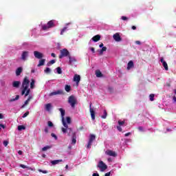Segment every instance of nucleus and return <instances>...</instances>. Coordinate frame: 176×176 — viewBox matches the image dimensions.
<instances>
[{
	"mask_svg": "<svg viewBox=\"0 0 176 176\" xmlns=\"http://www.w3.org/2000/svg\"><path fill=\"white\" fill-rule=\"evenodd\" d=\"M28 87H30V79L25 76L22 82L21 96H24L25 94V97H27V96L30 95L31 90Z\"/></svg>",
	"mask_w": 176,
	"mask_h": 176,
	"instance_id": "1",
	"label": "nucleus"
},
{
	"mask_svg": "<svg viewBox=\"0 0 176 176\" xmlns=\"http://www.w3.org/2000/svg\"><path fill=\"white\" fill-rule=\"evenodd\" d=\"M61 130L64 134H65V133H67L69 137H71V135H72V142L74 144H76V133L74 132L72 128H69L68 126L67 128L63 127Z\"/></svg>",
	"mask_w": 176,
	"mask_h": 176,
	"instance_id": "2",
	"label": "nucleus"
},
{
	"mask_svg": "<svg viewBox=\"0 0 176 176\" xmlns=\"http://www.w3.org/2000/svg\"><path fill=\"white\" fill-rule=\"evenodd\" d=\"M54 27H56V25L54 24V20H51L48 21L47 24L43 25L41 26V28L43 31H47V30H50V28H54Z\"/></svg>",
	"mask_w": 176,
	"mask_h": 176,
	"instance_id": "3",
	"label": "nucleus"
},
{
	"mask_svg": "<svg viewBox=\"0 0 176 176\" xmlns=\"http://www.w3.org/2000/svg\"><path fill=\"white\" fill-rule=\"evenodd\" d=\"M68 103L70 104L72 108H75V105H76L77 103L76 98H75L74 95L69 96Z\"/></svg>",
	"mask_w": 176,
	"mask_h": 176,
	"instance_id": "4",
	"label": "nucleus"
},
{
	"mask_svg": "<svg viewBox=\"0 0 176 176\" xmlns=\"http://www.w3.org/2000/svg\"><path fill=\"white\" fill-rule=\"evenodd\" d=\"M59 111L61 113L62 116V123L65 129H68V124L65 122V119L64 118V116H65V110H64L63 108H60Z\"/></svg>",
	"mask_w": 176,
	"mask_h": 176,
	"instance_id": "5",
	"label": "nucleus"
},
{
	"mask_svg": "<svg viewBox=\"0 0 176 176\" xmlns=\"http://www.w3.org/2000/svg\"><path fill=\"white\" fill-rule=\"evenodd\" d=\"M69 51L67 49H63L60 50V54L59 55V58H63V57H69Z\"/></svg>",
	"mask_w": 176,
	"mask_h": 176,
	"instance_id": "6",
	"label": "nucleus"
},
{
	"mask_svg": "<svg viewBox=\"0 0 176 176\" xmlns=\"http://www.w3.org/2000/svg\"><path fill=\"white\" fill-rule=\"evenodd\" d=\"M97 167L98 168H100V171H104V170H107V168H108V166H107V164H105V163H104V162L102 161H100Z\"/></svg>",
	"mask_w": 176,
	"mask_h": 176,
	"instance_id": "7",
	"label": "nucleus"
},
{
	"mask_svg": "<svg viewBox=\"0 0 176 176\" xmlns=\"http://www.w3.org/2000/svg\"><path fill=\"white\" fill-rule=\"evenodd\" d=\"M64 94H65V92H64L63 89H59L58 91L50 93V96L52 97V96H57V95L64 96Z\"/></svg>",
	"mask_w": 176,
	"mask_h": 176,
	"instance_id": "8",
	"label": "nucleus"
},
{
	"mask_svg": "<svg viewBox=\"0 0 176 176\" xmlns=\"http://www.w3.org/2000/svg\"><path fill=\"white\" fill-rule=\"evenodd\" d=\"M105 155H107V156H112L113 157H116V156H118L116 152L109 149L105 151Z\"/></svg>",
	"mask_w": 176,
	"mask_h": 176,
	"instance_id": "9",
	"label": "nucleus"
},
{
	"mask_svg": "<svg viewBox=\"0 0 176 176\" xmlns=\"http://www.w3.org/2000/svg\"><path fill=\"white\" fill-rule=\"evenodd\" d=\"M34 56L35 58H38V60L43 58V54H42L41 52H39L38 51L34 52Z\"/></svg>",
	"mask_w": 176,
	"mask_h": 176,
	"instance_id": "10",
	"label": "nucleus"
},
{
	"mask_svg": "<svg viewBox=\"0 0 176 176\" xmlns=\"http://www.w3.org/2000/svg\"><path fill=\"white\" fill-rule=\"evenodd\" d=\"M89 112L91 113L92 120H96V112L94 111V109L91 108V103L89 105Z\"/></svg>",
	"mask_w": 176,
	"mask_h": 176,
	"instance_id": "11",
	"label": "nucleus"
},
{
	"mask_svg": "<svg viewBox=\"0 0 176 176\" xmlns=\"http://www.w3.org/2000/svg\"><path fill=\"white\" fill-rule=\"evenodd\" d=\"M113 38L116 42H120L122 41V37H120V34L119 33H116L113 34Z\"/></svg>",
	"mask_w": 176,
	"mask_h": 176,
	"instance_id": "12",
	"label": "nucleus"
},
{
	"mask_svg": "<svg viewBox=\"0 0 176 176\" xmlns=\"http://www.w3.org/2000/svg\"><path fill=\"white\" fill-rule=\"evenodd\" d=\"M28 54H30V52L24 51L21 54V60H23V61H25V60H27V57H28Z\"/></svg>",
	"mask_w": 176,
	"mask_h": 176,
	"instance_id": "13",
	"label": "nucleus"
},
{
	"mask_svg": "<svg viewBox=\"0 0 176 176\" xmlns=\"http://www.w3.org/2000/svg\"><path fill=\"white\" fill-rule=\"evenodd\" d=\"M74 81L76 82L77 86L79 85V82H80V76L75 74L74 76Z\"/></svg>",
	"mask_w": 176,
	"mask_h": 176,
	"instance_id": "14",
	"label": "nucleus"
},
{
	"mask_svg": "<svg viewBox=\"0 0 176 176\" xmlns=\"http://www.w3.org/2000/svg\"><path fill=\"white\" fill-rule=\"evenodd\" d=\"M69 58V64L70 65H72V64H74V63H76V59L72 56H71V55L68 56Z\"/></svg>",
	"mask_w": 176,
	"mask_h": 176,
	"instance_id": "15",
	"label": "nucleus"
},
{
	"mask_svg": "<svg viewBox=\"0 0 176 176\" xmlns=\"http://www.w3.org/2000/svg\"><path fill=\"white\" fill-rule=\"evenodd\" d=\"M21 72H23V67H19L16 69V76H20V75H21Z\"/></svg>",
	"mask_w": 176,
	"mask_h": 176,
	"instance_id": "16",
	"label": "nucleus"
},
{
	"mask_svg": "<svg viewBox=\"0 0 176 176\" xmlns=\"http://www.w3.org/2000/svg\"><path fill=\"white\" fill-rule=\"evenodd\" d=\"M20 85H21V82L20 81H14L12 82V86L16 89H19V87H20Z\"/></svg>",
	"mask_w": 176,
	"mask_h": 176,
	"instance_id": "17",
	"label": "nucleus"
},
{
	"mask_svg": "<svg viewBox=\"0 0 176 176\" xmlns=\"http://www.w3.org/2000/svg\"><path fill=\"white\" fill-rule=\"evenodd\" d=\"M100 39L101 36H100V34H97L92 38V41H94V42H98Z\"/></svg>",
	"mask_w": 176,
	"mask_h": 176,
	"instance_id": "18",
	"label": "nucleus"
},
{
	"mask_svg": "<svg viewBox=\"0 0 176 176\" xmlns=\"http://www.w3.org/2000/svg\"><path fill=\"white\" fill-rule=\"evenodd\" d=\"M133 67H134V62H133V60H130L127 65V69H131V68H133Z\"/></svg>",
	"mask_w": 176,
	"mask_h": 176,
	"instance_id": "19",
	"label": "nucleus"
},
{
	"mask_svg": "<svg viewBox=\"0 0 176 176\" xmlns=\"http://www.w3.org/2000/svg\"><path fill=\"white\" fill-rule=\"evenodd\" d=\"M45 62H46V59H41L38 61V64L37 65V67H42L43 65H45Z\"/></svg>",
	"mask_w": 176,
	"mask_h": 176,
	"instance_id": "20",
	"label": "nucleus"
},
{
	"mask_svg": "<svg viewBox=\"0 0 176 176\" xmlns=\"http://www.w3.org/2000/svg\"><path fill=\"white\" fill-rule=\"evenodd\" d=\"M61 162H63V160H56L51 161V164L53 166H56V164H58V163H61Z\"/></svg>",
	"mask_w": 176,
	"mask_h": 176,
	"instance_id": "21",
	"label": "nucleus"
},
{
	"mask_svg": "<svg viewBox=\"0 0 176 176\" xmlns=\"http://www.w3.org/2000/svg\"><path fill=\"white\" fill-rule=\"evenodd\" d=\"M45 110L49 112L52 109V104L47 103L45 105Z\"/></svg>",
	"mask_w": 176,
	"mask_h": 176,
	"instance_id": "22",
	"label": "nucleus"
},
{
	"mask_svg": "<svg viewBox=\"0 0 176 176\" xmlns=\"http://www.w3.org/2000/svg\"><path fill=\"white\" fill-rule=\"evenodd\" d=\"M96 75L97 78L102 77V73H101V71H100L98 69L96 71Z\"/></svg>",
	"mask_w": 176,
	"mask_h": 176,
	"instance_id": "23",
	"label": "nucleus"
},
{
	"mask_svg": "<svg viewBox=\"0 0 176 176\" xmlns=\"http://www.w3.org/2000/svg\"><path fill=\"white\" fill-rule=\"evenodd\" d=\"M19 167H21V168H28V170H32V168L30 167V166H25L23 164H21L19 165Z\"/></svg>",
	"mask_w": 176,
	"mask_h": 176,
	"instance_id": "24",
	"label": "nucleus"
},
{
	"mask_svg": "<svg viewBox=\"0 0 176 176\" xmlns=\"http://www.w3.org/2000/svg\"><path fill=\"white\" fill-rule=\"evenodd\" d=\"M94 140H96V135H94V134H91L89 142L93 143V141H94Z\"/></svg>",
	"mask_w": 176,
	"mask_h": 176,
	"instance_id": "25",
	"label": "nucleus"
},
{
	"mask_svg": "<svg viewBox=\"0 0 176 176\" xmlns=\"http://www.w3.org/2000/svg\"><path fill=\"white\" fill-rule=\"evenodd\" d=\"M30 101H31V97H29L28 98V100H26L25 101V104L23 105H22L21 108H24V107H25V105H28V103L30 102Z\"/></svg>",
	"mask_w": 176,
	"mask_h": 176,
	"instance_id": "26",
	"label": "nucleus"
},
{
	"mask_svg": "<svg viewBox=\"0 0 176 176\" xmlns=\"http://www.w3.org/2000/svg\"><path fill=\"white\" fill-rule=\"evenodd\" d=\"M108 116V113L107 110H104L103 115L101 116L102 119H107V116Z\"/></svg>",
	"mask_w": 176,
	"mask_h": 176,
	"instance_id": "27",
	"label": "nucleus"
},
{
	"mask_svg": "<svg viewBox=\"0 0 176 176\" xmlns=\"http://www.w3.org/2000/svg\"><path fill=\"white\" fill-rule=\"evenodd\" d=\"M35 87V80L32 79L30 82V89H34Z\"/></svg>",
	"mask_w": 176,
	"mask_h": 176,
	"instance_id": "28",
	"label": "nucleus"
},
{
	"mask_svg": "<svg viewBox=\"0 0 176 176\" xmlns=\"http://www.w3.org/2000/svg\"><path fill=\"white\" fill-rule=\"evenodd\" d=\"M162 65L165 71H168V65H167V62H164V63H162Z\"/></svg>",
	"mask_w": 176,
	"mask_h": 176,
	"instance_id": "29",
	"label": "nucleus"
},
{
	"mask_svg": "<svg viewBox=\"0 0 176 176\" xmlns=\"http://www.w3.org/2000/svg\"><path fill=\"white\" fill-rule=\"evenodd\" d=\"M65 91L69 93L71 91V86L70 85H65Z\"/></svg>",
	"mask_w": 176,
	"mask_h": 176,
	"instance_id": "30",
	"label": "nucleus"
},
{
	"mask_svg": "<svg viewBox=\"0 0 176 176\" xmlns=\"http://www.w3.org/2000/svg\"><path fill=\"white\" fill-rule=\"evenodd\" d=\"M19 131H21V130H25V126L24 125H19L18 126Z\"/></svg>",
	"mask_w": 176,
	"mask_h": 176,
	"instance_id": "31",
	"label": "nucleus"
},
{
	"mask_svg": "<svg viewBox=\"0 0 176 176\" xmlns=\"http://www.w3.org/2000/svg\"><path fill=\"white\" fill-rule=\"evenodd\" d=\"M19 98H20V96L16 95L15 98H12L10 101V102H13V101H16V100H19Z\"/></svg>",
	"mask_w": 176,
	"mask_h": 176,
	"instance_id": "32",
	"label": "nucleus"
},
{
	"mask_svg": "<svg viewBox=\"0 0 176 176\" xmlns=\"http://www.w3.org/2000/svg\"><path fill=\"white\" fill-rule=\"evenodd\" d=\"M50 148H52V146H46L42 148V151H43V152H45V151H47V149H50Z\"/></svg>",
	"mask_w": 176,
	"mask_h": 176,
	"instance_id": "33",
	"label": "nucleus"
},
{
	"mask_svg": "<svg viewBox=\"0 0 176 176\" xmlns=\"http://www.w3.org/2000/svg\"><path fill=\"white\" fill-rule=\"evenodd\" d=\"M56 71H57V74H58L59 75L63 74V70H61V67H58L56 68Z\"/></svg>",
	"mask_w": 176,
	"mask_h": 176,
	"instance_id": "34",
	"label": "nucleus"
},
{
	"mask_svg": "<svg viewBox=\"0 0 176 176\" xmlns=\"http://www.w3.org/2000/svg\"><path fill=\"white\" fill-rule=\"evenodd\" d=\"M55 63H56V60L52 59V60H51L50 62H48L47 65H48V66H49V65H52L54 64Z\"/></svg>",
	"mask_w": 176,
	"mask_h": 176,
	"instance_id": "35",
	"label": "nucleus"
},
{
	"mask_svg": "<svg viewBox=\"0 0 176 176\" xmlns=\"http://www.w3.org/2000/svg\"><path fill=\"white\" fill-rule=\"evenodd\" d=\"M149 98H150V101H154L155 94H150Z\"/></svg>",
	"mask_w": 176,
	"mask_h": 176,
	"instance_id": "36",
	"label": "nucleus"
},
{
	"mask_svg": "<svg viewBox=\"0 0 176 176\" xmlns=\"http://www.w3.org/2000/svg\"><path fill=\"white\" fill-rule=\"evenodd\" d=\"M65 31H67V27H65L62 29L61 32H60V35H63L64 33L65 32Z\"/></svg>",
	"mask_w": 176,
	"mask_h": 176,
	"instance_id": "37",
	"label": "nucleus"
},
{
	"mask_svg": "<svg viewBox=\"0 0 176 176\" xmlns=\"http://www.w3.org/2000/svg\"><path fill=\"white\" fill-rule=\"evenodd\" d=\"M92 142H88V144L87 145V149H90V148H91V145H92Z\"/></svg>",
	"mask_w": 176,
	"mask_h": 176,
	"instance_id": "38",
	"label": "nucleus"
},
{
	"mask_svg": "<svg viewBox=\"0 0 176 176\" xmlns=\"http://www.w3.org/2000/svg\"><path fill=\"white\" fill-rule=\"evenodd\" d=\"M44 72L45 74H50V68L46 67V69L44 70Z\"/></svg>",
	"mask_w": 176,
	"mask_h": 176,
	"instance_id": "39",
	"label": "nucleus"
},
{
	"mask_svg": "<svg viewBox=\"0 0 176 176\" xmlns=\"http://www.w3.org/2000/svg\"><path fill=\"white\" fill-rule=\"evenodd\" d=\"M66 120H67V124H71V118L70 117H67Z\"/></svg>",
	"mask_w": 176,
	"mask_h": 176,
	"instance_id": "40",
	"label": "nucleus"
},
{
	"mask_svg": "<svg viewBox=\"0 0 176 176\" xmlns=\"http://www.w3.org/2000/svg\"><path fill=\"white\" fill-rule=\"evenodd\" d=\"M30 115V111H26L23 116H22V118H27V116H28Z\"/></svg>",
	"mask_w": 176,
	"mask_h": 176,
	"instance_id": "41",
	"label": "nucleus"
},
{
	"mask_svg": "<svg viewBox=\"0 0 176 176\" xmlns=\"http://www.w3.org/2000/svg\"><path fill=\"white\" fill-rule=\"evenodd\" d=\"M3 144L4 146H8V145L9 144V142L7 140H4L3 142Z\"/></svg>",
	"mask_w": 176,
	"mask_h": 176,
	"instance_id": "42",
	"label": "nucleus"
},
{
	"mask_svg": "<svg viewBox=\"0 0 176 176\" xmlns=\"http://www.w3.org/2000/svg\"><path fill=\"white\" fill-rule=\"evenodd\" d=\"M124 123H125L124 121H121V120L118 121L119 126H123V124H124Z\"/></svg>",
	"mask_w": 176,
	"mask_h": 176,
	"instance_id": "43",
	"label": "nucleus"
},
{
	"mask_svg": "<svg viewBox=\"0 0 176 176\" xmlns=\"http://www.w3.org/2000/svg\"><path fill=\"white\" fill-rule=\"evenodd\" d=\"M47 124L49 127H53V122L52 121H48Z\"/></svg>",
	"mask_w": 176,
	"mask_h": 176,
	"instance_id": "44",
	"label": "nucleus"
},
{
	"mask_svg": "<svg viewBox=\"0 0 176 176\" xmlns=\"http://www.w3.org/2000/svg\"><path fill=\"white\" fill-rule=\"evenodd\" d=\"M39 173H43V174H47V170H43L41 169L38 170Z\"/></svg>",
	"mask_w": 176,
	"mask_h": 176,
	"instance_id": "45",
	"label": "nucleus"
},
{
	"mask_svg": "<svg viewBox=\"0 0 176 176\" xmlns=\"http://www.w3.org/2000/svg\"><path fill=\"white\" fill-rule=\"evenodd\" d=\"M100 52H107V47H102V48L100 50Z\"/></svg>",
	"mask_w": 176,
	"mask_h": 176,
	"instance_id": "46",
	"label": "nucleus"
},
{
	"mask_svg": "<svg viewBox=\"0 0 176 176\" xmlns=\"http://www.w3.org/2000/svg\"><path fill=\"white\" fill-rule=\"evenodd\" d=\"M51 135L54 138H55V140H57V135H56V134H54V133H51Z\"/></svg>",
	"mask_w": 176,
	"mask_h": 176,
	"instance_id": "47",
	"label": "nucleus"
},
{
	"mask_svg": "<svg viewBox=\"0 0 176 176\" xmlns=\"http://www.w3.org/2000/svg\"><path fill=\"white\" fill-rule=\"evenodd\" d=\"M138 129L139 131H144V128L142 126H139Z\"/></svg>",
	"mask_w": 176,
	"mask_h": 176,
	"instance_id": "48",
	"label": "nucleus"
},
{
	"mask_svg": "<svg viewBox=\"0 0 176 176\" xmlns=\"http://www.w3.org/2000/svg\"><path fill=\"white\" fill-rule=\"evenodd\" d=\"M118 131H122V127L120 126H117Z\"/></svg>",
	"mask_w": 176,
	"mask_h": 176,
	"instance_id": "49",
	"label": "nucleus"
},
{
	"mask_svg": "<svg viewBox=\"0 0 176 176\" xmlns=\"http://www.w3.org/2000/svg\"><path fill=\"white\" fill-rule=\"evenodd\" d=\"M122 20H124V21H125L126 20H128V18L126 16H122Z\"/></svg>",
	"mask_w": 176,
	"mask_h": 176,
	"instance_id": "50",
	"label": "nucleus"
},
{
	"mask_svg": "<svg viewBox=\"0 0 176 176\" xmlns=\"http://www.w3.org/2000/svg\"><path fill=\"white\" fill-rule=\"evenodd\" d=\"M98 52H99V56H102L104 54V52H102L100 50H98Z\"/></svg>",
	"mask_w": 176,
	"mask_h": 176,
	"instance_id": "51",
	"label": "nucleus"
},
{
	"mask_svg": "<svg viewBox=\"0 0 176 176\" xmlns=\"http://www.w3.org/2000/svg\"><path fill=\"white\" fill-rule=\"evenodd\" d=\"M91 51L92 52V53H96V50L94 49V47H91Z\"/></svg>",
	"mask_w": 176,
	"mask_h": 176,
	"instance_id": "52",
	"label": "nucleus"
},
{
	"mask_svg": "<svg viewBox=\"0 0 176 176\" xmlns=\"http://www.w3.org/2000/svg\"><path fill=\"white\" fill-rule=\"evenodd\" d=\"M131 133L129 132L127 133H125V137H129V135H131Z\"/></svg>",
	"mask_w": 176,
	"mask_h": 176,
	"instance_id": "53",
	"label": "nucleus"
},
{
	"mask_svg": "<svg viewBox=\"0 0 176 176\" xmlns=\"http://www.w3.org/2000/svg\"><path fill=\"white\" fill-rule=\"evenodd\" d=\"M110 175H111V172H108L104 175V176H110Z\"/></svg>",
	"mask_w": 176,
	"mask_h": 176,
	"instance_id": "54",
	"label": "nucleus"
},
{
	"mask_svg": "<svg viewBox=\"0 0 176 176\" xmlns=\"http://www.w3.org/2000/svg\"><path fill=\"white\" fill-rule=\"evenodd\" d=\"M135 43H136V45H141V41H135Z\"/></svg>",
	"mask_w": 176,
	"mask_h": 176,
	"instance_id": "55",
	"label": "nucleus"
},
{
	"mask_svg": "<svg viewBox=\"0 0 176 176\" xmlns=\"http://www.w3.org/2000/svg\"><path fill=\"white\" fill-rule=\"evenodd\" d=\"M160 61L162 64H164V63H166V61H164V58H161Z\"/></svg>",
	"mask_w": 176,
	"mask_h": 176,
	"instance_id": "56",
	"label": "nucleus"
},
{
	"mask_svg": "<svg viewBox=\"0 0 176 176\" xmlns=\"http://www.w3.org/2000/svg\"><path fill=\"white\" fill-rule=\"evenodd\" d=\"M18 154H19V155H23V151H21V150H19V151H18Z\"/></svg>",
	"mask_w": 176,
	"mask_h": 176,
	"instance_id": "57",
	"label": "nucleus"
},
{
	"mask_svg": "<svg viewBox=\"0 0 176 176\" xmlns=\"http://www.w3.org/2000/svg\"><path fill=\"white\" fill-rule=\"evenodd\" d=\"M99 47H104V43H101L99 45Z\"/></svg>",
	"mask_w": 176,
	"mask_h": 176,
	"instance_id": "58",
	"label": "nucleus"
},
{
	"mask_svg": "<svg viewBox=\"0 0 176 176\" xmlns=\"http://www.w3.org/2000/svg\"><path fill=\"white\" fill-rule=\"evenodd\" d=\"M109 90L112 92L113 91V87H109Z\"/></svg>",
	"mask_w": 176,
	"mask_h": 176,
	"instance_id": "59",
	"label": "nucleus"
},
{
	"mask_svg": "<svg viewBox=\"0 0 176 176\" xmlns=\"http://www.w3.org/2000/svg\"><path fill=\"white\" fill-rule=\"evenodd\" d=\"M45 131L46 133H49V129H48L47 127H46V128L45 129Z\"/></svg>",
	"mask_w": 176,
	"mask_h": 176,
	"instance_id": "60",
	"label": "nucleus"
},
{
	"mask_svg": "<svg viewBox=\"0 0 176 176\" xmlns=\"http://www.w3.org/2000/svg\"><path fill=\"white\" fill-rule=\"evenodd\" d=\"M92 176H100V175L98 173H94Z\"/></svg>",
	"mask_w": 176,
	"mask_h": 176,
	"instance_id": "61",
	"label": "nucleus"
},
{
	"mask_svg": "<svg viewBox=\"0 0 176 176\" xmlns=\"http://www.w3.org/2000/svg\"><path fill=\"white\" fill-rule=\"evenodd\" d=\"M51 56H52V57H56V54L52 53V54H51Z\"/></svg>",
	"mask_w": 176,
	"mask_h": 176,
	"instance_id": "62",
	"label": "nucleus"
},
{
	"mask_svg": "<svg viewBox=\"0 0 176 176\" xmlns=\"http://www.w3.org/2000/svg\"><path fill=\"white\" fill-rule=\"evenodd\" d=\"M0 119H3V115L2 113H0Z\"/></svg>",
	"mask_w": 176,
	"mask_h": 176,
	"instance_id": "63",
	"label": "nucleus"
},
{
	"mask_svg": "<svg viewBox=\"0 0 176 176\" xmlns=\"http://www.w3.org/2000/svg\"><path fill=\"white\" fill-rule=\"evenodd\" d=\"M0 127H2V129H5V125L0 124Z\"/></svg>",
	"mask_w": 176,
	"mask_h": 176,
	"instance_id": "64",
	"label": "nucleus"
}]
</instances>
